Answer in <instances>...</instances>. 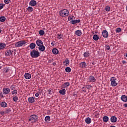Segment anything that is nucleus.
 <instances>
[{
  "mask_svg": "<svg viewBox=\"0 0 127 127\" xmlns=\"http://www.w3.org/2000/svg\"><path fill=\"white\" fill-rule=\"evenodd\" d=\"M30 56L32 58H38L40 56V53L38 51L33 50L30 52Z\"/></svg>",
  "mask_w": 127,
  "mask_h": 127,
  "instance_id": "1",
  "label": "nucleus"
},
{
  "mask_svg": "<svg viewBox=\"0 0 127 127\" xmlns=\"http://www.w3.org/2000/svg\"><path fill=\"white\" fill-rule=\"evenodd\" d=\"M60 16L65 17L69 15V11L67 9H64L59 11Z\"/></svg>",
  "mask_w": 127,
  "mask_h": 127,
  "instance_id": "2",
  "label": "nucleus"
},
{
  "mask_svg": "<svg viewBox=\"0 0 127 127\" xmlns=\"http://www.w3.org/2000/svg\"><path fill=\"white\" fill-rule=\"evenodd\" d=\"M111 85L112 87H116L118 86V82H117V78L116 77H112L110 78Z\"/></svg>",
  "mask_w": 127,
  "mask_h": 127,
  "instance_id": "3",
  "label": "nucleus"
},
{
  "mask_svg": "<svg viewBox=\"0 0 127 127\" xmlns=\"http://www.w3.org/2000/svg\"><path fill=\"white\" fill-rule=\"evenodd\" d=\"M26 43L27 42L25 40H21L16 42L15 44V47H21L22 46H23V45H25Z\"/></svg>",
  "mask_w": 127,
  "mask_h": 127,
  "instance_id": "4",
  "label": "nucleus"
},
{
  "mask_svg": "<svg viewBox=\"0 0 127 127\" xmlns=\"http://www.w3.org/2000/svg\"><path fill=\"white\" fill-rule=\"evenodd\" d=\"M37 121H38V117L36 115H33L30 116L29 121L31 123H35Z\"/></svg>",
  "mask_w": 127,
  "mask_h": 127,
  "instance_id": "5",
  "label": "nucleus"
},
{
  "mask_svg": "<svg viewBox=\"0 0 127 127\" xmlns=\"http://www.w3.org/2000/svg\"><path fill=\"white\" fill-rule=\"evenodd\" d=\"M87 81L89 82V83H95L97 79L93 76H89V78L87 79Z\"/></svg>",
  "mask_w": 127,
  "mask_h": 127,
  "instance_id": "6",
  "label": "nucleus"
},
{
  "mask_svg": "<svg viewBox=\"0 0 127 127\" xmlns=\"http://www.w3.org/2000/svg\"><path fill=\"white\" fill-rule=\"evenodd\" d=\"M10 92V89L8 88H4L3 89V94L4 95H8Z\"/></svg>",
  "mask_w": 127,
  "mask_h": 127,
  "instance_id": "7",
  "label": "nucleus"
},
{
  "mask_svg": "<svg viewBox=\"0 0 127 127\" xmlns=\"http://www.w3.org/2000/svg\"><path fill=\"white\" fill-rule=\"evenodd\" d=\"M102 34L104 38H108V37H109V33L107 30H103L102 32Z\"/></svg>",
  "mask_w": 127,
  "mask_h": 127,
  "instance_id": "8",
  "label": "nucleus"
},
{
  "mask_svg": "<svg viewBox=\"0 0 127 127\" xmlns=\"http://www.w3.org/2000/svg\"><path fill=\"white\" fill-rule=\"evenodd\" d=\"M12 53H13V51L11 50H7L5 52V56H10V55H12Z\"/></svg>",
  "mask_w": 127,
  "mask_h": 127,
  "instance_id": "9",
  "label": "nucleus"
},
{
  "mask_svg": "<svg viewBox=\"0 0 127 127\" xmlns=\"http://www.w3.org/2000/svg\"><path fill=\"white\" fill-rule=\"evenodd\" d=\"M29 103L32 104L35 102V97H29L28 99Z\"/></svg>",
  "mask_w": 127,
  "mask_h": 127,
  "instance_id": "10",
  "label": "nucleus"
},
{
  "mask_svg": "<svg viewBox=\"0 0 127 127\" xmlns=\"http://www.w3.org/2000/svg\"><path fill=\"white\" fill-rule=\"evenodd\" d=\"M37 4V2L35 0H31L29 2V5L31 6H35Z\"/></svg>",
  "mask_w": 127,
  "mask_h": 127,
  "instance_id": "11",
  "label": "nucleus"
},
{
  "mask_svg": "<svg viewBox=\"0 0 127 127\" xmlns=\"http://www.w3.org/2000/svg\"><path fill=\"white\" fill-rule=\"evenodd\" d=\"M36 43L37 46H38L39 47V46H41V45H43V42H42V41H41V40H37L36 41Z\"/></svg>",
  "mask_w": 127,
  "mask_h": 127,
  "instance_id": "12",
  "label": "nucleus"
},
{
  "mask_svg": "<svg viewBox=\"0 0 127 127\" xmlns=\"http://www.w3.org/2000/svg\"><path fill=\"white\" fill-rule=\"evenodd\" d=\"M111 123H117L118 121V118L116 116H112L110 119Z\"/></svg>",
  "mask_w": 127,
  "mask_h": 127,
  "instance_id": "13",
  "label": "nucleus"
},
{
  "mask_svg": "<svg viewBox=\"0 0 127 127\" xmlns=\"http://www.w3.org/2000/svg\"><path fill=\"white\" fill-rule=\"evenodd\" d=\"M24 77L27 80H29V79H31V74L29 73H25L24 74Z\"/></svg>",
  "mask_w": 127,
  "mask_h": 127,
  "instance_id": "14",
  "label": "nucleus"
},
{
  "mask_svg": "<svg viewBox=\"0 0 127 127\" xmlns=\"http://www.w3.org/2000/svg\"><path fill=\"white\" fill-rule=\"evenodd\" d=\"M3 73H8L10 71V68L9 67H4L2 69Z\"/></svg>",
  "mask_w": 127,
  "mask_h": 127,
  "instance_id": "15",
  "label": "nucleus"
},
{
  "mask_svg": "<svg viewBox=\"0 0 127 127\" xmlns=\"http://www.w3.org/2000/svg\"><path fill=\"white\" fill-rule=\"evenodd\" d=\"M70 86V82H65L64 84H63L61 86V88H66V87H69Z\"/></svg>",
  "mask_w": 127,
  "mask_h": 127,
  "instance_id": "16",
  "label": "nucleus"
},
{
  "mask_svg": "<svg viewBox=\"0 0 127 127\" xmlns=\"http://www.w3.org/2000/svg\"><path fill=\"white\" fill-rule=\"evenodd\" d=\"M39 50L40 51H41L42 52H44V51H45V46L44 45H42L41 46H40L39 47Z\"/></svg>",
  "mask_w": 127,
  "mask_h": 127,
  "instance_id": "17",
  "label": "nucleus"
},
{
  "mask_svg": "<svg viewBox=\"0 0 127 127\" xmlns=\"http://www.w3.org/2000/svg\"><path fill=\"white\" fill-rule=\"evenodd\" d=\"M80 19L78 20H72L70 21V23L71 24H76V23H79L80 22Z\"/></svg>",
  "mask_w": 127,
  "mask_h": 127,
  "instance_id": "18",
  "label": "nucleus"
},
{
  "mask_svg": "<svg viewBox=\"0 0 127 127\" xmlns=\"http://www.w3.org/2000/svg\"><path fill=\"white\" fill-rule=\"evenodd\" d=\"M6 45L4 43H0V50H2L4 48H5Z\"/></svg>",
  "mask_w": 127,
  "mask_h": 127,
  "instance_id": "19",
  "label": "nucleus"
},
{
  "mask_svg": "<svg viewBox=\"0 0 127 127\" xmlns=\"http://www.w3.org/2000/svg\"><path fill=\"white\" fill-rule=\"evenodd\" d=\"M85 123L87 124V125H90L91 123H92V120L90 118V117H88L85 119Z\"/></svg>",
  "mask_w": 127,
  "mask_h": 127,
  "instance_id": "20",
  "label": "nucleus"
},
{
  "mask_svg": "<svg viewBox=\"0 0 127 127\" xmlns=\"http://www.w3.org/2000/svg\"><path fill=\"white\" fill-rule=\"evenodd\" d=\"M121 100L124 102V103H127V96L126 95H122L121 96Z\"/></svg>",
  "mask_w": 127,
  "mask_h": 127,
  "instance_id": "21",
  "label": "nucleus"
},
{
  "mask_svg": "<svg viewBox=\"0 0 127 127\" xmlns=\"http://www.w3.org/2000/svg\"><path fill=\"white\" fill-rule=\"evenodd\" d=\"M52 52L53 54H55V55H57L59 53V51H58V49L56 48H54L52 50Z\"/></svg>",
  "mask_w": 127,
  "mask_h": 127,
  "instance_id": "22",
  "label": "nucleus"
},
{
  "mask_svg": "<svg viewBox=\"0 0 127 127\" xmlns=\"http://www.w3.org/2000/svg\"><path fill=\"white\" fill-rule=\"evenodd\" d=\"M80 65L81 68H86L87 67V64L85 62H81Z\"/></svg>",
  "mask_w": 127,
  "mask_h": 127,
  "instance_id": "23",
  "label": "nucleus"
},
{
  "mask_svg": "<svg viewBox=\"0 0 127 127\" xmlns=\"http://www.w3.org/2000/svg\"><path fill=\"white\" fill-rule=\"evenodd\" d=\"M36 46V44L34 43H32L29 45V48L30 49H34L35 48V47Z\"/></svg>",
  "mask_w": 127,
  "mask_h": 127,
  "instance_id": "24",
  "label": "nucleus"
},
{
  "mask_svg": "<svg viewBox=\"0 0 127 127\" xmlns=\"http://www.w3.org/2000/svg\"><path fill=\"white\" fill-rule=\"evenodd\" d=\"M83 56L85 58H88L90 56V52L89 51L85 52L83 54Z\"/></svg>",
  "mask_w": 127,
  "mask_h": 127,
  "instance_id": "25",
  "label": "nucleus"
},
{
  "mask_svg": "<svg viewBox=\"0 0 127 127\" xmlns=\"http://www.w3.org/2000/svg\"><path fill=\"white\" fill-rule=\"evenodd\" d=\"M63 63L65 66H68V65H69V63H70V60L66 59V60L63 62Z\"/></svg>",
  "mask_w": 127,
  "mask_h": 127,
  "instance_id": "26",
  "label": "nucleus"
},
{
  "mask_svg": "<svg viewBox=\"0 0 127 127\" xmlns=\"http://www.w3.org/2000/svg\"><path fill=\"white\" fill-rule=\"evenodd\" d=\"M103 120L104 123H108V122H109V117L107 116H105L103 118Z\"/></svg>",
  "mask_w": 127,
  "mask_h": 127,
  "instance_id": "27",
  "label": "nucleus"
},
{
  "mask_svg": "<svg viewBox=\"0 0 127 127\" xmlns=\"http://www.w3.org/2000/svg\"><path fill=\"white\" fill-rule=\"evenodd\" d=\"M60 94L61 95H65L66 94V89H63L59 91Z\"/></svg>",
  "mask_w": 127,
  "mask_h": 127,
  "instance_id": "28",
  "label": "nucleus"
},
{
  "mask_svg": "<svg viewBox=\"0 0 127 127\" xmlns=\"http://www.w3.org/2000/svg\"><path fill=\"white\" fill-rule=\"evenodd\" d=\"M0 106L2 108H6L7 104L5 102H2L0 103Z\"/></svg>",
  "mask_w": 127,
  "mask_h": 127,
  "instance_id": "29",
  "label": "nucleus"
},
{
  "mask_svg": "<svg viewBox=\"0 0 127 127\" xmlns=\"http://www.w3.org/2000/svg\"><path fill=\"white\" fill-rule=\"evenodd\" d=\"M75 34L76 35H77V36H81V35H82V32H81V30H78L75 31Z\"/></svg>",
  "mask_w": 127,
  "mask_h": 127,
  "instance_id": "30",
  "label": "nucleus"
},
{
  "mask_svg": "<svg viewBox=\"0 0 127 127\" xmlns=\"http://www.w3.org/2000/svg\"><path fill=\"white\" fill-rule=\"evenodd\" d=\"M93 40H95V41H98L99 40V36L97 34H95L93 37Z\"/></svg>",
  "mask_w": 127,
  "mask_h": 127,
  "instance_id": "31",
  "label": "nucleus"
},
{
  "mask_svg": "<svg viewBox=\"0 0 127 127\" xmlns=\"http://www.w3.org/2000/svg\"><path fill=\"white\" fill-rule=\"evenodd\" d=\"M5 17L4 16L0 17V22H4L5 21Z\"/></svg>",
  "mask_w": 127,
  "mask_h": 127,
  "instance_id": "32",
  "label": "nucleus"
},
{
  "mask_svg": "<svg viewBox=\"0 0 127 127\" xmlns=\"http://www.w3.org/2000/svg\"><path fill=\"white\" fill-rule=\"evenodd\" d=\"M29 12H32L33 11V8L31 6H29L27 8Z\"/></svg>",
  "mask_w": 127,
  "mask_h": 127,
  "instance_id": "33",
  "label": "nucleus"
},
{
  "mask_svg": "<svg viewBox=\"0 0 127 127\" xmlns=\"http://www.w3.org/2000/svg\"><path fill=\"white\" fill-rule=\"evenodd\" d=\"M45 121L47 123H48V122H50V116H46L45 118Z\"/></svg>",
  "mask_w": 127,
  "mask_h": 127,
  "instance_id": "34",
  "label": "nucleus"
},
{
  "mask_svg": "<svg viewBox=\"0 0 127 127\" xmlns=\"http://www.w3.org/2000/svg\"><path fill=\"white\" fill-rule=\"evenodd\" d=\"M65 71L67 73H70V72H71V68H70V67H66L65 69Z\"/></svg>",
  "mask_w": 127,
  "mask_h": 127,
  "instance_id": "35",
  "label": "nucleus"
},
{
  "mask_svg": "<svg viewBox=\"0 0 127 127\" xmlns=\"http://www.w3.org/2000/svg\"><path fill=\"white\" fill-rule=\"evenodd\" d=\"M39 34L40 35H44L45 33V32H44V30H41L39 31Z\"/></svg>",
  "mask_w": 127,
  "mask_h": 127,
  "instance_id": "36",
  "label": "nucleus"
},
{
  "mask_svg": "<svg viewBox=\"0 0 127 127\" xmlns=\"http://www.w3.org/2000/svg\"><path fill=\"white\" fill-rule=\"evenodd\" d=\"M10 112H11V110H10V108H8L6 109L5 113V114H9Z\"/></svg>",
  "mask_w": 127,
  "mask_h": 127,
  "instance_id": "37",
  "label": "nucleus"
},
{
  "mask_svg": "<svg viewBox=\"0 0 127 127\" xmlns=\"http://www.w3.org/2000/svg\"><path fill=\"white\" fill-rule=\"evenodd\" d=\"M105 10L106 11H110V10H111V7L109 6H106L105 7Z\"/></svg>",
  "mask_w": 127,
  "mask_h": 127,
  "instance_id": "38",
  "label": "nucleus"
},
{
  "mask_svg": "<svg viewBox=\"0 0 127 127\" xmlns=\"http://www.w3.org/2000/svg\"><path fill=\"white\" fill-rule=\"evenodd\" d=\"M18 100V97H17V96H14L13 97V101H14V102H17Z\"/></svg>",
  "mask_w": 127,
  "mask_h": 127,
  "instance_id": "39",
  "label": "nucleus"
},
{
  "mask_svg": "<svg viewBox=\"0 0 127 127\" xmlns=\"http://www.w3.org/2000/svg\"><path fill=\"white\" fill-rule=\"evenodd\" d=\"M12 95H17V90H14L11 92Z\"/></svg>",
  "mask_w": 127,
  "mask_h": 127,
  "instance_id": "40",
  "label": "nucleus"
},
{
  "mask_svg": "<svg viewBox=\"0 0 127 127\" xmlns=\"http://www.w3.org/2000/svg\"><path fill=\"white\" fill-rule=\"evenodd\" d=\"M116 32H118V33H120L121 31H122V29L121 28H117L116 30Z\"/></svg>",
  "mask_w": 127,
  "mask_h": 127,
  "instance_id": "41",
  "label": "nucleus"
},
{
  "mask_svg": "<svg viewBox=\"0 0 127 127\" xmlns=\"http://www.w3.org/2000/svg\"><path fill=\"white\" fill-rule=\"evenodd\" d=\"M10 1V0H4V2H5V3H6V4H8Z\"/></svg>",
  "mask_w": 127,
  "mask_h": 127,
  "instance_id": "42",
  "label": "nucleus"
},
{
  "mask_svg": "<svg viewBox=\"0 0 127 127\" xmlns=\"http://www.w3.org/2000/svg\"><path fill=\"white\" fill-rule=\"evenodd\" d=\"M10 89H11V90H12V91H13V90H14V89H15V86H14V85H11L10 86Z\"/></svg>",
  "mask_w": 127,
  "mask_h": 127,
  "instance_id": "43",
  "label": "nucleus"
},
{
  "mask_svg": "<svg viewBox=\"0 0 127 127\" xmlns=\"http://www.w3.org/2000/svg\"><path fill=\"white\" fill-rule=\"evenodd\" d=\"M85 88L86 89H90V88H92V85H86Z\"/></svg>",
  "mask_w": 127,
  "mask_h": 127,
  "instance_id": "44",
  "label": "nucleus"
},
{
  "mask_svg": "<svg viewBox=\"0 0 127 127\" xmlns=\"http://www.w3.org/2000/svg\"><path fill=\"white\" fill-rule=\"evenodd\" d=\"M57 38L58 39H61V38H62V34L58 35Z\"/></svg>",
  "mask_w": 127,
  "mask_h": 127,
  "instance_id": "45",
  "label": "nucleus"
},
{
  "mask_svg": "<svg viewBox=\"0 0 127 127\" xmlns=\"http://www.w3.org/2000/svg\"><path fill=\"white\" fill-rule=\"evenodd\" d=\"M105 47H106L107 50H110V49H111V47L109 45H106Z\"/></svg>",
  "mask_w": 127,
  "mask_h": 127,
  "instance_id": "46",
  "label": "nucleus"
},
{
  "mask_svg": "<svg viewBox=\"0 0 127 127\" xmlns=\"http://www.w3.org/2000/svg\"><path fill=\"white\" fill-rule=\"evenodd\" d=\"M3 5H4L2 3L0 4V9H2V8H3Z\"/></svg>",
  "mask_w": 127,
  "mask_h": 127,
  "instance_id": "47",
  "label": "nucleus"
},
{
  "mask_svg": "<svg viewBox=\"0 0 127 127\" xmlns=\"http://www.w3.org/2000/svg\"><path fill=\"white\" fill-rule=\"evenodd\" d=\"M39 95H40V92H38L37 93L35 94V97H39Z\"/></svg>",
  "mask_w": 127,
  "mask_h": 127,
  "instance_id": "48",
  "label": "nucleus"
},
{
  "mask_svg": "<svg viewBox=\"0 0 127 127\" xmlns=\"http://www.w3.org/2000/svg\"><path fill=\"white\" fill-rule=\"evenodd\" d=\"M0 97H1V98H3V94H2V92L0 93Z\"/></svg>",
  "mask_w": 127,
  "mask_h": 127,
  "instance_id": "49",
  "label": "nucleus"
},
{
  "mask_svg": "<svg viewBox=\"0 0 127 127\" xmlns=\"http://www.w3.org/2000/svg\"><path fill=\"white\" fill-rule=\"evenodd\" d=\"M54 43H55V41H53L51 43V45H52V46H54Z\"/></svg>",
  "mask_w": 127,
  "mask_h": 127,
  "instance_id": "50",
  "label": "nucleus"
},
{
  "mask_svg": "<svg viewBox=\"0 0 127 127\" xmlns=\"http://www.w3.org/2000/svg\"><path fill=\"white\" fill-rule=\"evenodd\" d=\"M0 115H4V111H1L0 112Z\"/></svg>",
  "mask_w": 127,
  "mask_h": 127,
  "instance_id": "51",
  "label": "nucleus"
},
{
  "mask_svg": "<svg viewBox=\"0 0 127 127\" xmlns=\"http://www.w3.org/2000/svg\"><path fill=\"white\" fill-rule=\"evenodd\" d=\"M53 61V60H49V63H51Z\"/></svg>",
  "mask_w": 127,
  "mask_h": 127,
  "instance_id": "52",
  "label": "nucleus"
},
{
  "mask_svg": "<svg viewBox=\"0 0 127 127\" xmlns=\"http://www.w3.org/2000/svg\"><path fill=\"white\" fill-rule=\"evenodd\" d=\"M124 107L125 108H127V103H126V104H124Z\"/></svg>",
  "mask_w": 127,
  "mask_h": 127,
  "instance_id": "53",
  "label": "nucleus"
},
{
  "mask_svg": "<svg viewBox=\"0 0 127 127\" xmlns=\"http://www.w3.org/2000/svg\"><path fill=\"white\" fill-rule=\"evenodd\" d=\"M53 65L54 66H55V65H56V63H53Z\"/></svg>",
  "mask_w": 127,
  "mask_h": 127,
  "instance_id": "54",
  "label": "nucleus"
},
{
  "mask_svg": "<svg viewBox=\"0 0 127 127\" xmlns=\"http://www.w3.org/2000/svg\"><path fill=\"white\" fill-rule=\"evenodd\" d=\"M126 63V61H123V64H125Z\"/></svg>",
  "mask_w": 127,
  "mask_h": 127,
  "instance_id": "55",
  "label": "nucleus"
},
{
  "mask_svg": "<svg viewBox=\"0 0 127 127\" xmlns=\"http://www.w3.org/2000/svg\"><path fill=\"white\" fill-rule=\"evenodd\" d=\"M72 19H73V18L70 17V19H69V17H68V20H72Z\"/></svg>",
  "mask_w": 127,
  "mask_h": 127,
  "instance_id": "56",
  "label": "nucleus"
},
{
  "mask_svg": "<svg viewBox=\"0 0 127 127\" xmlns=\"http://www.w3.org/2000/svg\"><path fill=\"white\" fill-rule=\"evenodd\" d=\"M84 88H85V87H83L82 88V90H84Z\"/></svg>",
  "mask_w": 127,
  "mask_h": 127,
  "instance_id": "57",
  "label": "nucleus"
},
{
  "mask_svg": "<svg viewBox=\"0 0 127 127\" xmlns=\"http://www.w3.org/2000/svg\"><path fill=\"white\" fill-rule=\"evenodd\" d=\"M82 91H83V92H86V90H83Z\"/></svg>",
  "mask_w": 127,
  "mask_h": 127,
  "instance_id": "58",
  "label": "nucleus"
},
{
  "mask_svg": "<svg viewBox=\"0 0 127 127\" xmlns=\"http://www.w3.org/2000/svg\"><path fill=\"white\" fill-rule=\"evenodd\" d=\"M51 92V90H50L49 93V94H50Z\"/></svg>",
  "mask_w": 127,
  "mask_h": 127,
  "instance_id": "59",
  "label": "nucleus"
},
{
  "mask_svg": "<svg viewBox=\"0 0 127 127\" xmlns=\"http://www.w3.org/2000/svg\"><path fill=\"white\" fill-rule=\"evenodd\" d=\"M92 64H93V65H94V64H95V63L94 62L92 63Z\"/></svg>",
  "mask_w": 127,
  "mask_h": 127,
  "instance_id": "60",
  "label": "nucleus"
},
{
  "mask_svg": "<svg viewBox=\"0 0 127 127\" xmlns=\"http://www.w3.org/2000/svg\"><path fill=\"white\" fill-rule=\"evenodd\" d=\"M1 32V30L0 29V33Z\"/></svg>",
  "mask_w": 127,
  "mask_h": 127,
  "instance_id": "61",
  "label": "nucleus"
},
{
  "mask_svg": "<svg viewBox=\"0 0 127 127\" xmlns=\"http://www.w3.org/2000/svg\"><path fill=\"white\" fill-rule=\"evenodd\" d=\"M0 69H1V66H0Z\"/></svg>",
  "mask_w": 127,
  "mask_h": 127,
  "instance_id": "62",
  "label": "nucleus"
}]
</instances>
